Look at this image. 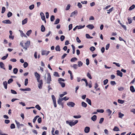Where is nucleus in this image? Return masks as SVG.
<instances>
[{"instance_id":"nucleus-1","label":"nucleus","mask_w":135,"mask_h":135,"mask_svg":"<svg viewBox=\"0 0 135 135\" xmlns=\"http://www.w3.org/2000/svg\"><path fill=\"white\" fill-rule=\"evenodd\" d=\"M47 77L46 78V77L45 76L44 79L46 80V82L47 84H49L50 83L51 81V77L50 74L49 73H47Z\"/></svg>"},{"instance_id":"nucleus-2","label":"nucleus","mask_w":135,"mask_h":135,"mask_svg":"<svg viewBox=\"0 0 135 135\" xmlns=\"http://www.w3.org/2000/svg\"><path fill=\"white\" fill-rule=\"evenodd\" d=\"M78 120H76L74 122H73L72 121L69 122L67 120L66 121V122L67 124H68L70 126L72 127L77 124L78 123Z\"/></svg>"},{"instance_id":"nucleus-3","label":"nucleus","mask_w":135,"mask_h":135,"mask_svg":"<svg viewBox=\"0 0 135 135\" xmlns=\"http://www.w3.org/2000/svg\"><path fill=\"white\" fill-rule=\"evenodd\" d=\"M39 83L38 84V87L40 89H41L42 88V85H43V81L42 80H39L38 81H37Z\"/></svg>"},{"instance_id":"nucleus-4","label":"nucleus","mask_w":135,"mask_h":135,"mask_svg":"<svg viewBox=\"0 0 135 135\" xmlns=\"http://www.w3.org/2000/svg\"><path fill=\"white\" fill-rule=\"evenodd\" d=\"M67 105L70 107H74L75 105V103L71 102H69L67 103Z\"/></svg>"},{"instance_id":"nucleus-5","label":"nucleus","mask_w":135,"mask_h":135,"mask_svg":"<svg viewBox=\"0 0 135 135\" xmlns=\"http://www.w3.org/2000/svg\"><path fill=\"white\" fill-rule=\"evenodd\" d=\"M40 15L41 16V19L43 21H44L46 23V21L44 13L42 12L40 13Z\"/></svg>"},{"instance_id":"nucleus-6","label":"nucleus","mask_w":135,"mask_h":135,"mask_svg":"<svg viewBox=\"0 0 135 135\" xmlns=\"http://www.w3.org/2000/svg\"><path fill=\"white\" fill-rule=\"evenodd\" d=\"M35 75L37 79V81H38L39 80H40V75L37 72H35Z\"/></svg>"},{"instance_id":"nucleus-7","label":"nucleus","mask_w":135,"mask_h":135,"mask_svg":"<svg viewBox=\"0 0 135 135\" xmlns=\"http://www.w3.org/2000/svg\"><path fill=\"white\" fill-rule=\"evenodd\" d=\"M15 122L17 125V127L18 128H20L21 126H24L23 124H20L19 122L17 121L16 120H15Z\"/></svg>"},{"instance_id":"nucleus-8","label":"nucleus","mask_w":135,"mask_h":135,"mask_svg":"<svg viewBox=\"0 0 135 135\" xmlns=\"http://www.w3.org/2000/svg\"><path fill=\"white\" fill-rule=\"evenodd\" d=\"M49 53V51H47L46 50H42V51L41 54L43 55H47Z\"/></svg>"},{"instance_id":"nucleus-9","label":"nucleus","mask_w":135,"mask_h":135,"mask_svg":"<svg viewBox=\"0 0 135 135\" xmlns=\"http://www.w3.org/2000/svg\"><path fill=\"white\" fill-rule=\"evenodd\" d=\"M90 128L88 127H86L84 129V131L85 133H88L89 132Z\"/></svg>"},{"instance_id":"nucleus-10","label":"nucleus","mask_w":135,"mask_h":135,"mask_svg":"<svg viewBox=\"0 0 135 135\" xmlns=\"http://www.w3.org/2000/svg\"><path fill=\"white\" fill-rule=\"evenodd\" d=\"M86 27L90 30H92L94 28V26L92 24H89Z\"/></svg>"},{"instance_id":"nucleus-11","label":"nucleus","mask_w":135,"mask_h":135,"mask_svg":"<svg viewBox=\"0 0 135 135\" xmlns=\"http://www.w3.org/2000/svg\"><path fill=\"white\" fill-rule=\"evenodd\" d=\"M20 32L21 33V35L22 37H25L27 38V36L23 32V31L21 30H19Z\"/></svg>"},{"instance_id":"nucleus-12","label":"nucleus","mask_w":135,"mask_h":135,"mask_svg":"<svg viewBox=\"0 0 135 135\" xmlns=\"http://www.w3.org/2000/svg\"><path fill=\"white\" fill-rule=\"evenodd\" d=\"M117 75L120 76L121 77H122V72H120L119 70H118L117 71Z\"/></svg>"},{"instance_id":"nucleus-13","label":"nucleus","mask_w":135,"mask_h":135,"mask_svg":"<svg viewBox=\"0 0 135 135\" xmlns=\"http://www.w3.org/2000/svg\"><path fill=\"white\" fill-rule=\"evenodd\" d=\"M2 22L6 24H11L12 23L9 20H4L2 21Z\"/></svg>"},{"instance_id":"nucleus-14","label":"nucleus","mask_w":135,"mask_h":135,"mask_svg":"<svg viewBox=\"0 0 135 135\" xmlns=\"http://www.w3.org/2000/svg\"><path fill=\"white\" fill-rule=\"evenodd\" d=\"M30 45V41H27V42L25 43V46L27 47H28Z\"/></svg>"},{"instance_id":"nucleus-15","label":"nucleus","mask_w":135,"mask_h":135,"mask_svg":"<svg viewBox=\"0 0 135 135\" xmlns=\"http://www.w3.org/2000/svg\"><path fill=\"white\" fill-rule=\"evenodd\" d=\"M81 106L84 108H86L87 106V104L84 102H81Z\"/></svg>"},{"instance_id":"nucleus-16","label":"nucleus","mask_w":135,"mask_h":135,"mask_svg":"<svg viewBox=\"0 0 135 135\" xmlns=\"http://www.w3.org/2000/svg\"><path fill=\"white\" fill-rule=\"evenodd\" d=\"M3 84L4 86V88L6 89H7V82L6 81L4 82L3 83Z\"/></svg>"},{"instance_id":"nucleus-17","label":"nucleus","mask_w":135,"mask_h":135,"mask_svg":"<svg viewBox=\"0 0 135 135\" xmlns=\"http://www.w3.org/2000/svg\"><path fill=\"white\" fill-rule=\"evenodd\" d=\"M28 19L27 18H26L22 21V25H24L26 23Z\"/></svg>"},{"instance_id":"nucleus-18","label":"nucleus","mask_w":135,"mask_h":135,"mask_svg":"<svg viewBox=\"0 0 135 135\" xmlns=\"http://www.w3.org/2000/svg\"><path fill=\"white\" fill-rule=\"evenodd\" d=\"M58 82L61 85L62 87L64 88L65 87V84L64 83L62 82L61 81H59Z\"/></svg>"},{"instance_id":"nucleus-19","label":"nucleus","mask_w":135,"mask_h":135,"mask_svg":"<svg viewBox=\"0 0 135 135\" xmlns=\"http://www.w3.org/2000/svg\"><path fill=\"white\" fill-rule=\"evenodd\" d=\"M32 32V31L31 30H30L28 31L26 33V35L28 36H29L31 34Z\"/></svg>"},{"instance_id":"nucleus-20","label":"nucleus","mask_w":135,"mask_h":135,"mask_svg":"<svg viewBox=\"0 0 135 135\" xmlns=\"http://www.w3.org/2000/svg\"><path fill=\"white\" fill-rule=\"evenodd\" d=\"M86 102L88 103L90 105H91V102L90 99H89L88 98H86Z\"/></svg>"},{"instance_id":"nucleus-21","label":"nucleus","mask_w":135,"mask_h":135,"mask_svg":"<svg viewBox=\"0 0 135 135\" xmlns=\"http://www.w3.org/2000/svg\"><path fill=\"white\" fill-rule=\"evenodd\" d=\"M97 116L94 115L91 118V119L94 121H95L97 119Z\"/></svg>"},{"instance_id":"nucleus-22","label":"nucleus","mask_w":135,"mask_h":135,"mask_svg":"<svg viewBox=\"0 0 135 135\" xmlns=\"http://www.w3.org/2000/svg\"><path fill=\"white\" fill-rule=\"evenodd\" d=\"M130 90L132 92H134L135 91L134 88L133 86H130Z\"/></svg>"},{"instance_id":"nucleus-23","label":"nucleus","mask_w":135,"mask_h":135,"mask_svg":"<svg viewBox=\"0 0 135 135\" xmlns=\"http://www.w3.org/2000/svg\"><path fill=\"white\" fill-rule=\"evenodd\" d=\"M41 31L42 32H44L45 31V28L44 26L42 25L41 26Z\"/></svg>"},{"instance_id":"nucleus-24","label":"nucleus","mask_w":135,"mask_h":135,"mask_svg":"<svg viewBox=\"0 0 135 135\" xmlns=\"http://www.w3.org/2000/svg\"><path fill=\"white\" fill-rule=\"evenodd\" d=\"M77 59L75 57H74L71 59L70 61L71 62H74L77 60Z\"/></svg>"},{"instance_id":"nucleus-25","label":"nucleus","mask_w":135,"mask_h":135,"mask_svg":"<svg viewBox=\"0 0 135 135\" xmlns=\"http://www.w3.org/2000/svg\"><path fill=\"white\" fill-rule=\"evenodd\" d=\"M113 131H119V130L118 127L117 126H115L113 129Z\"/></svg>"},{"instance_id":"nucleus-26","label":"nucleus","mask_w":135,"mask_h":135,"mask_svg":"<svg viewBox=\"0 0 135 135\" xmlns=\"http://www.w3.org/2000/svg\"><path fill=\"white\" fill-rule=\"evenodd\" d=\"M0 66L1 68L5 69V68H4V65L3 62H0Z\"/></svg>"},{"instance_id":"nucleus-27","label":"nucleus","mask_w":135,"mask_h":135,"mask_svg":"<svg viewBox=\"0 0 135 135\" xmlns=\"http://www.w3.org/2000/svg\"><path fill=\"white\" fill-rule=\"evenodd\" d=\"M135 7V5L134 4H133L128 9L129 11H131L134 9Z\"/></svg>"},{"instance_id":"nucleus-28","label":"nucleus","mask_w":135,"mask_h":135,"mask_svg":"<svg viewBox=\"0 0 135 135\" xmlns=\"http://www.w3.org/2000/svg\"><path fill=\"white\" fill-rule=\"evenodd\" d=\"M55 49L56 51H60V46L59 45H58L56 46Z\"/></svg>"},{"instance_id":"nucleus-29","label":"nucleus","mask_w":135,"mask_h":135,"mask_svg":"<svg viewBox=\"0 0 135 135\" xmlns=\"http://www.w3.org/2000/svg\"><path fill=\"white\" fill-rule=\"evenodd\" d=\"M83 64V63L80 61H79L78 62V66L79 67L81 66Z\"/></svg>"},{"instance_id":"nucleus-30","label":"nucleus","mask_w":135,"mask_h":135,"mask_svg":"<svg viewBox=\"0 0 135 135\" xmlns=\"http://www.w3.org/2000/svg\"><path fill=\"white\" fill-rule=\"evenodd\" d=\"M12 15V13L10 12H9L7 14V16L8 17H10Z\"/></svg>"},{"instance_id":"nucleus-31","label":"nucleus","mask_w":135,"mask_h":135,"mask_svg":"<svg viewBox=\"0 0 135 135\" xmlns=\"http://www.w3.org/2000/svg\"><path fill=\"white\" fill-rule=\"evenodd\" d=\"M78 26L77 28L78 29H81V28H84L85 27V25H84L83 26L80 25L79 26Z\"/></svg>"},{"instance_id":"nucleus-32","label":"nucleus","mask_w":135,"mask_h":135,"mask_svg":"<svg viewBox=\"0 0 135 135\" xmlns=\"http://www.w3.org/2000/svg\"><path fill=\"white\" fill-rule=\"evenodd\" d=\"M119 117L121 118H122V117L124 116V114L120 112L119 113Z\"/></svg>"},{"instance_id":"nucleus-33","label":"nucleus","mask_w":135,"mask_h":135,"mask_svg":"<svg viewBox=\"0 0 135 135\" xmlns=\"http://www.w3.org/2000/svg\"><path fill=\"white\" fill-rule=\"evenodd\" d=\"M118 102L119 103L122 104L124 102V100L119 99H118Z\"/></svg>"},{"instance_id":"nucleus-34","label":"nucleus","mask_w":135,"mask_h":135,"mask_svg":"<svg viewBox=\"0 0 135 135\" xmlns=\"http://www.w3.org/2000/svg\"><path fill=\"white\" fill-rule=\"evenodd\" d=\"M8 56V54H7L5 56H4L1 58V59L3 60L6 59Z\"/></svg>"},{"instance_id":"nucleus-35","label":"nucleus","mask_w":135,"mask_h":135,"mask_svg":"<svg viewBox=\"0 0 135 135\" xmlns=\"http://www.w3.org/2000/svg\"><path fill=\"white\" fill-rule=\"evenodd\" d=\"M18 70L16 68H15L13 70V73L15 74H16L18 72Z\"/></svg>"},{"instance_id":"nucleus-36","label":"nucleus","mask_w":135,"mask_h":135,"mask_svg":"<svg viewBox=\"0 0 135 135\" xmlns=\"http://www.w3.org/2000/svg\"><path fill=\"white\" fill-rule=\"evenodd\" d=\"M55 19V16L54 15H52L50 18L51 21L52 22Z\"/></svg>"},{"instance_id":"nucleus-37","label":"nucleus","mask_w":135,"mask_h":135,"mask_svg":"<svg viewBox=\"0 0 135 135\" xmlns=\"http://www.w3.org/2000/svg\"><path fill=\"white\" fill-rule=\"evenodd\" d=\"M106 111L107 112L109 113L108 115H110L111 114L112 112V111L110 109H107Z\"/></svg>"},{"instance_id":"nucleus-38","label":"nucleus","mask_w":135,"mask_h":135,"mask_svg":"<svg viewBox=\"0 0 135 135\" xmlns=\"http://www.w3.org/2000/svg\"><path fill=\"white\" fill-rule=\"evenodd\" d=\"M77 13V12H76L75 11L72 12L71 13V15L70 16V17H73L74 15L76 13Z\"/></svg>"},{"instance_id":"nucleus-39","label":"nucleus","mask_w":135,"mask_h":135,"mask_svg":"<svg viewBox=\"0 0 135 135\" xmlns=\"http://www.w3.org/2000/svg\"><path fill=\"white\" fill-rule=\"evenodd\" d=\"M60 21V19L59 18H57L56 20L55 23H54V24H58Z\"/></svg>"},{"instance_id":"nucleus-40","label":"nucleus","mask_w":135,"mask_h":135,"mask_svg":"<svg viewBox=\"0 0 135 135\" xmlns=\"http://www.w3.org/2000/svg\"><path fill=\"white\" fill-rule=\"evenodd\" d=\"M90 49L91 51L93 52L95 50V48L94 47L92 46L90 48Z\"/></svg>"},{"instance_id":"nucleus-41","label":"nucleus","mask_w":135,"mask_h":135,"mask_svg":"<svg viewBox=\"0 0 135 135\" xmlns=\"http://www.w3.org/2000/svg\"><path fill=\"white\" fill-rule=\"evenodd\" d=\"M85 35L86 38H93L92 37H91L88 34H86Z\"/></svg>"},{"instance_id":"nucleus-42","label":"nucleus","mask_w":135,"mask_h":135,"mask_svg":"<svg viewBox=\"0 0 135 135\" xmlns=\"http://www.w3.org/2000/svg\"><path fill=\"white\" fill-rule=\"evenodd\" d=\"M97 112H98L103 113L104 112V110L103 109H98L97 110Z\"/></svg>"},{"instance_id":"nucleus-43","label":"nucleus","mask_w":135,"mask_h":135,"mask_svg":"<svg viewBox=\"0 0 135 135\" xmlns=\"http://www.w3.org/2000/svg\"><path fill=\"white\" fill-rule=\"evenodd\" d=\"M28 79L27 78L25 79V86H27L28 83Z\"/></svg>"},{"instance_id":"nucleus-44","label":"nucleus","mask_w":135,"mask_h":135,"mask_svg":"<svg viewBox=\"0 0 135 135\" xmlns=\"http://www.w3.org/2000/svg\"><path fill=\"white\" fill-rule=\"evenodd\" d=\"M35 108L37 109L38 110H40L41 109V108L40 106L38 104L36 105Z\"/></svg>"},{"instance_id":"nucleus-45","label":"nucleus","mask_w":135,"mask_h":135,"mask_svg":"<svg viewBox=\"0 0 135 135\" xmlns=\"http://www.w3.org/2000/svg\"><path fill=\"white\" fill-rule=\"evenodd\" d=\"M28 64L27 62H24L23 66L25 68H26L28 66Z\"/></svg>"},{"instance_id":"nucleus-46","label":"nucleus","mask_w":135,"mask_h":135,"mask_svg":"<svg viewBox=\"0 0 135 135\" xmlns=\"http://www.w3.org/2000/svg\"><path fill=\"white\" fill-rule=\"evenodd\" d=\"M34 7V4H32V5L30 6L29 7V8L31 10Z\"/></svg>"},{"instance_id":"nucleus-47","label":"nucleus","mask_w":135,"mask_h":135,"mask_svg":"<svg viewBox=\"0 0 135 135\" xmlns=\"http://www.w3.org/2000/svg\"><path fill=\"white\" fill-rule=\"evenodd\" d=\"M87 76L90 79H92V78L90 73H88L87 74Z\"/></svg>"},{"instance_id":"nucleus-48","label":"nucleus","mask_w":135,"mask_h":135,"mask_svg":"<svg viewBox=\"0 0 135 135\" xmlns=\"http://www.w3.org/2000/svg\"><path fill=\"white\" fill-rule=\"evenodd\" d=\"M10 128L11 129L15 128V124L13 123L11 124L10 126Z\"/></svg>"},{"instance_id":"nucleus-49","label":"nucleus","mask_w":135,"mask_h":135,"mask_svg":"<svg viewBox=\"0 0 135 135\" xmlns=\"http://www.w3.org/2000/svg\"><path fill=\"white\" fill-rule=\"evenodd\" d=\"M65 36L64 35H61L60 37V39L61 41H63L65 39Z\"/></svg>"},{"instance_id":"nucleus-50","label":"nucleus","mask_w":135,"mask_h":135,"mask_svg":"<svg viewBox=\"0 0 135 135\" xmlns=\"http://www.w3.org/2000/svg\"><path fill=\"white\" fill-rule=\"evenodd\" d=\"M52 98L53 101V102H56V98L54 95H52Z\"/></svg>"},{"instance_id":"nucleus-51","label":"nucleus","mask_w":135,"mask_h":135,"mask_svg":"<svg viewBox=\"0 0 135 135\" xmlns=\"http://www.w3.org/2000/svg\"><path fill=\"white\" fill-rule=\"evenodd\" d=\"M120 24L121 25V26L123 27V28H124V30H126V26L122 24V23H120Z\"/></svg>"},{"instance_id":"nucleus-52","label":"nucleus","mask_w":135,"mask_h":135,"mask_svg":"<svg viewBox=\"0 0 135 135\" xmlns=\"http://www.w3.org/2000/svg\"><path fill=\"white\" fill-rule=\"evenodd\" d=\"M77 6L79 8H80L82 7V4L80 2L78 3Z\"/></svg>"},{"instance_id":"nucleus-53","label":"nucleus","mask_w":135,"mask_h":135,"mask_svg":"<svg viewBox=\"0 0 135 135\" xmlns=\"http://www.w3.org/2000/svg\"><path fill=\"white\" fill-rule=\"evenodd\" d=\"M13 80L12 79H10L8 80V84H10L13 82Z\"/></svg>"},{"instance_id":"nucleus-54","label":"nucleus","mask_w":135,"mask_h":135,"mask_svg":"<svg viewBox=\"0 0 135 135\" xmlns=\"http://www.w3.org/2000/svg\"><path fill=\"white\" fill-rule=\"evenodd\" d=\"M104 120V119L103 118H101L100 119V120L99 122V123L100 124H102V122H103Z\"/></svg>"},{"instance_id":"nucleus-55","label":"nucleus","mask_w":135,"mask_h":135,"mask_svg":"<svg viewBox=\"0 0 135 135\" xmlns=\"http://www.w3.org/2000/svg\"><path fill=\"white\" fill-rule=\"evenodd\" d=\"M6 10V8L4 7H3L2 8V11L1 13H4Z\"/></svg>"},{"instance_id":"nucleus-56","label":"nucleus","mask_w":135,"mask_h":135,"mask_svg":"<svg viewBox=\"0 0 135 135\" xmlns=\"http://www.w3.org/2000/svg\"><path fill=\"white\" fill-rule=\"evenodd\" d=\"M81 117V115H74L73 116L74 118H80Z\"/></svg>"},{"instance_id":"nucleus-57","label":"nucleus","mask_w":135,"mask_h":135,"mask_svg":"<svg viewBox=\"0 0 135 135\" xmlns=\"http://www.w3.org/2000/svg\"><path fill=\"white\" fill-rule=\"evenodd\" d=\"M54 75L56 77H59V75L58 74L57 72H54Z\"/></svg>"},{"instance_id":"nucleus-58","label":"nucleus","mask_w":135,"mask_h":135,"mask_svg":"<svg viewBox=\"0 0 135 135\" xmlns=\"http://www.w3.org/2000/svg\"><path fill=\"white\" fill-rule=\"evenodd\" d=\"M108 82V80L107 79H106L105 80H104L103 81L104 83V85H106Z\"/></svg>"},{"instance_id":"nucleus-59","label":"nucleus","mask_w":135,"mask_h":135,"mask_svg":"<svg viewBox=\"0 0 135 135\" xmlns=\"http://www.w3.org/2000/svg\"><path fill=\"white\" fill-rule=\"evenodd\" d=\"M73 67L75 69H76L78 68V66L76 64H74L73 65Z\"/></svg>"},{"instance_id":"nucleus-60","label":"nucleus","mask_w":135,"mask_h":135,"mask_svg":"<svg viewBox=\"0 0 135 135\" xmlns=\"http://www.w3.org/2000/svg\"><path fill=\"white\" fill-rule=\"evenodd\" d=\"M72 24H70L69 26V30L70 31V30L72 28Z\"/></svg>"},{"instance_id":"nucleus-61","label":"nucleus","mask_w":135,"mask_h":135,"mask_svg":"<svg viewBox=\"0 0 135 135\" xmlns=\"http://www.w3.org/2000/svg\"><path fill=\"white\" fill-rule=\"evenodd\" d=\"M11 93H12L13 94H17L16 92L14 90L11 89Z\"/></svg>"},{"instance_id":"nucleus-62","label":"nucleus","mask_w":135,"mask_h":135,"mask_svg":"<svg viewBox=\"0 0 135 135\" xmlns=\"http://www.w3.org/2000/svg\"><path fill=\"white\" fill-rule=\"evenodd\" d=\"M113 64H115L118 67H120V65L119 63H117L115 62H113Z\"/></svg>"},{"instance_id":"nucleus-63","label":"nucleus","mask_w":135,"mask_h":135,"mask_svg":"<svg viewBox=\"0 0 135 135\" xmlns=\"http://www.w3.org/2000/svg\"><path fill=\"white\" fill-rule=\"evenodd\" d=\"M41 117H39L37 119V121L39 123H41Z\"/></svg>"},{"instance_id":"nucleus-64","label":"nucleus","mask_w":135,"mask_h":135,"mask_svg":"<svg viewBox=\"0 0 135 135\" xmlns=\"http://www.w3.org/2000/svg\"><path fill=\"white\" fill-rule=\"evenodd\" d=\"M86 64L87 65H88L89 64V60L88 59H86Z\"/></svg>"}]
</instances>
